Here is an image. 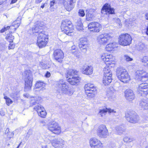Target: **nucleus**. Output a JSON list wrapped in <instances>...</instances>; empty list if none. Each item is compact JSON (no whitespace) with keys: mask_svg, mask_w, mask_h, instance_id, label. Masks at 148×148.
Wrapping results in <instances>:
<instances>
[{"mask_svg":"<svg viewBox=\"0 0 148 148\" xmlns=\"http://www.w3.org/2000/svg\"><path fill=\"white\" fill-rule=\"evenodd\" d=\"M56 87L57 91L60 93H64L71 96L73 92V90L69 89V85L65 81L62 79L57 82Z\"/></svg>","mask_w":148,"mask_h":148,"instance_id":"obj_1","label":"nucleus"},{"mask_svg":"<svg viewBox=\"0 0 148 148\" xmlns=\"http://www.w3.org/2000/svg\"><path fill=\"white\" fill-rule=\"evenodd\" d=\"M116 76L122 82L126 83L130 80V77L126 70L122 67L118 68L116 72Z\"/></svg>","mask_w":148,"mask_h":148,"instance_id":"obj_2","label":"nucleus"},{"mask_svg":"<svg viewBox=\"0 0 148 148\" xmlns=\"http://www.w3.org/2000/svg\"><path fill=\"white\" fill-rule=\"evenodd\" d=\"M24 76L25 81V89L26 91H27L31 89L33 81L32 75L31 71H25Z\"/></svg>","mask_w":148,"mask_h":148,"instance_id":"obj_3","label":"nucleus"},{"mask_svg":"<svg viewBox=\"0 0 148 148\" xmlns=\"http://www.w3.org/2000/svg\"><path fill=\"white\" fill-rule=\"evenodd\" d=\"M113 35L110 33H105L99 36L97 38V42L100 45H106L112 41Z\"/></svg>","mask_w":148,"mask_h":148,"instance_id":"obj_4","label":"nucleus"},{"mask_svg":"<svg viewBox=\"0 0 148 148\" xmlns=\"http://www.w3.org/2000/svg\"><path fill=\"white\" fill-rule=\"evenodd\" d=\"M61 28L62 31L67 35L72 33L73 31L71 22L67 19L62 21Z\"/></svg>","mask_w":148,"mask_h":148,"instance_id":"obj_5","label":"nucleus"},{"mask_svg":"<svg viewBox=\"0 0 148 148\" xmlns=\"http://www.w3.org/2000/svg\"><path fill=\"white\" fill-rule=\"evenodd\" d=\"M84 88L87 99H90L94 97V92L96 90V89L93 84L88 83L85 84Z\"/></svg>","mask_w":148,"mask_h":148,"instance_id":"obj_6","label":"nucleus"},{"mask_svg":"<svg viewBox=\"0 0 148 148\" xmlns=\"http://www.w3.org/2000/svg\"><path fill=\"white\" fill-rule=\"evenodd\" d=\"M132 40L131 37L129 34H123L119 36V43L121 45L127 46L131 44Z\"/></svg>","mask_w":148,"mask_h":148,"instance_id":"obj_7","label":"nucleus"},{"mask_svg":"<svg viewBox=\"0 0 148 148\" xmlns=\"http://www.w3.org/2000/svg\"><path fill=\"white\" fill-rule=\"evenodd\" d=\"M136 79L139 81L145 82L148 80V73L143 70H138L136 72Z\"/></svg>","mask_w":148,"mask_h":148,"instance_id":"obj_8","label":"nucleus"},{"mask_svg":"<svg viewBox=\"0 0 148 148\" xmlns=\"http://www.w3.org/2000/svg\"><path fill=\"white\" fill-rule=\"evenodd\" d=\"M126 119L129 122L132 123H137L139 120V118L134 111H128L125 114Z\"/></svg>","mask_w":148,"mask_h":148,"instance_id":"obj_9","label":"nucleus"},{"mask_svg":"<svg viewBox=\"0 0 148 148\" xmlns=\"http://www.w3.org/2000/svg\"><path fill=\"white\" fill-rule=\"evenodd\" d=\"M48 129L53 133L57 134H60L61 131L60 127L58 123L54 121L50 122Z\"/></svg>","mask_w":148,"mask_h":148,"instance_id":"obj_10","label":"nucleus"},{"mask_svg":"<svg viewBox=\"0 0 148 148\" xmlns=\"http://www.w3.org/2000/svg\"><path fill=\"white\" fill-rule=\"evenodd\" d=\"M100 57L101 59L103 61L109 62L108 64H114L115 58L111 54L106 53H102L100 55Z\"/></svg>","mask_w":148,"mask_h":148,"instance_id":"obj_11","label":"nucleus"},{"mask_svg":"<svg viewBox=\"0 0 148 148\" xmlns=\"http://www.w3.org/2000/svg\"><path fill=\"white\" fill-rule=\"evenodd\" d=\"M98 136L101 138H106L108 135V130L105 125H102L99 126L97 131Z\"/></svg>","mask_w":148,"mask_h":148,"instance_id":"obj_12","label":"nucleus"},{"mask_svg":"<svg viewBox=\"0 0 148 148\" xmlns=\"http://www.w3.org/2000/svg\"><path fill=\"white\" fill-rule=\"evenodd\" d=\"M61 3L64 5L65 8L68 11H70L74 7L75 0H60Z\"/></svg>","mask_w":148,"mask_h":148,"instance_id":"obj_13","label":"nucleus"},{"mask_svg":"<svg viewBox=\"0 0 148 148\" xmlns=\"http://www.w3.org/2000/svg\"><path fill=\"white\" fill-rule=\"evenodd\" d=\"M53 56L55 60L60 63L62 62L64 57L63 52L60 49L55 50L53 52Z\"/></svg>","mask_w":148,"mask_h":148,"instance_id":"obj_14","label":"nucleus"},{"mask_svg":"<svg viewBox=\"0 0 148 148\" xmlns=\"http://www.w3.org/2000/svg\"><path fill=\"white\" fill-rule=\"evenodd\" d=\"M80 42L79 44V46L82 52L85 53L88 47V41L85 38H82L79 40Z\"/></svg>","mask_w":148,"mask_h":148,"instance_id":"obj_15","label":"nucleus"},{"mask_svg":"<svg viewBox=\"0 0 148 148\" xmlns=\"http://www.w3.org/2000/svg\"><path fill=\"white\" fill-rule=\"evenodd\" d=\"M51 144L56 148H63L64 141L61 138H55L52 141Z\"/></svg>","mask_w":148,"mask_h":148,"instance_id":"obj_16","label":"nucleus"},{"mask_svg":"<svg viewBox=\"0 0 148 148\" xmlns=\"http://www.w3.org/2000/svg\"><path fill=\"white\" fill-rule=\"evenodd\" d=\"M101 12L103 14L107 15L113 14L114 13V10L113 8L111 7L110 5L106 3L103 7Z\"/></svg>","mask_w":148,"mask_h":148,"instance_id":"obj_17","label":"nucleus"},{"mask_svg":"<svg viewBox=\"0 0 148 148\" xmlns=\"http://www.w3.org/2000/svg\"><path fill=\"white\" fill-rule=\"evenodd\" d=\"M89 143L91 148H101L102 147V143L96 138H91Z\"/></svg>","mask_w":148,"mask_h":148,"instance_id":"obj_18","label":"nucleus"},{"mask_svg":"<svg viewBox=\"0 0 148 148\" xmlns=\"http://www.w3.org/2000/svg\"><path fill=\"white\" fill-rule=\"evenodd\" d=\"M100 26V24L97 22H91L88 25V28L90 30L95 32H99Z\"/></svg>","mask_w":148,"mask_h":148,"instance_id":"obj_19","label":"nucleus"},{"mask_svg":"<svg viewBox=\"0 0 148 148\" xmlns=\"http://www.w3.org/2000/svg\"><path fill=\"white\" fill-rule=\"evenodd\" d=\"M107 112L109 113H115L116 112L113 109H112L110 108H106L99 109V112L98 113V115L100 117H103L106 114Z\"/></svg>","mask_w":148,"mask_h":148,"instance_id":"obj_20","label":"nucleus"},{"mask_svg":"<svg viewBox=\"0 0 148 148\" xmlns=\"http://www.w3.org/2000/svg\"><path fill=\"white\" fill-rule=\"evenodd\" d=\"M95 10L92 9H87L86 10V19L87 21L93 20L95 18L94 13Z\"/></svg>","mask_w":148,"mask_h":148,"instance_id":"obj_21","label":"nucleus"},{"mask_svg":"<svg viewBox=\"0 0 148 148\" xmlns=\"http://www.w3.org/2000/svg\"><path fill=\"white\" fill-rule=\"evenodd\" d=\"M126 99L129 101H131L135 98V95L133 90L130 89H127L125 92Z\"/></svg>","mask_w":148,"mask_h":148,"instance_id":"obj_22","label":"nucleus"},{"mask_svg":"<svg viewBox=\"0 0 148 148\" xmlns=\"http://www.w3.org/2000/svg\"><path fill=\"white\" fill-rule=\"evenodd\" d=\"M81 80L80 78L78 76H72L68 78L67 81L72 85L78 84Z\"/></svg>","mask_w":148,"mask_h":148,"instance_id":"obj_23","label":"nucleus"},{"mask_svg":"<svg viewBox=\"0 0 148 148\" xmlns=\"http://www.w3.org/2000/svg\"><path fill=\"white\" fill-rule=\"evenodd\" d=\"M82 71L83 73L84 74L87 75H91L93 73V67L91 66H84Z\"/></svg>","mask_w":148,"mask_h":148,"instance_id":"obj_24","label":"nucleus"},{"mask_svg":"<svg viewBox=\"0 0 148 148\" xmlns=\"http://www.w3.org/2000/svg\"><path fill=\"white\" fill-rule=\"evenodd\" d=\"M78 71L74 69H70L65 74V77L66 78L72 76H77Z\"/></svg>","mask_w":148,"mask_h":148,"instance_id":"obj_25","label":"nucleus"},{"mask_svg":"<svg viewBox=\"0 0 148 148\" xmlns=\"http://www.w3.org/2000/svg\"><path fill=\"white\" fill-rule=\"evenodd\" d=\"M140 106L142 109L146 110L148 109V99H143L141 100L140 103Z\"/></svg>","mask_w":148,"mask_h":148,"instance_id":"obj_26","label":"nucleus"},{"mask_svg":"<svg viewBox=\"0 0 148 148\" xmlns=\"http://www.w3.org/2000/svg\"><path fill=\"white\" fill-rule=\"evenodd\" d=\"M136 47L138 50L142 52H144L147 49L146 46L144 44L141 42L136 45Z\"/></svg>","mask_w":148,"mask_h":148,"instance_id":"obj_27","label":"nucleus"},{"mask_svg":"<svg viewBox=\"0 0 148 148\" xmlns=\"http://www.w3.org/2000/svg\"><path fill=\"white\" fill-rule=\"evenodd\" d=\"M32 30L34 33H42V27L38 24L35 25L34 28H32Z\"/></svg>","mask_w":148,"mask_h":148,"instance_id":"obj_28","label":"nucleus"},{"mask_svg":"<svg viewBox=\"0 0 148 148\" xmlns=\"http://www.w3.org/2000/svg\"><path fill=\"white\" fill-rule=\"evenodd\" d=\"M46 40L44 41L40 40V39L39 38L38 40H37V44L40 48H42L45 46L47 44L48 39H46Z\"/></svg>","mask_w":148,"mask_h":148,"instance_id":"obj_29","label":"nucleus"},{"mask_svg":"<svg viewBox=\"0 0 148 148\" xmlns=\"http://www.w3.org/2000/svg\"><path fill=\"white\" fill-rule=\"evenodd\" d=\"M116 43L115 42L109 43L106 46V50L108 51L112 50L114 48L116 47Z\"/></svg>","mask_w":148,"mask_h":148,"instance_id":"obj_30","label":"nucleus"},{"mask_svg":"<svg viewBox=\"0 0 148 148\" xmlns=\"http://www.w3.org/2000/svg\"><path fill=\"white\" fill-rule=\"evenodd\" d=\"M112 76H104L103 78V82L105 85H109L112 81Z\"/></svg>","mask_w":148,"mask_h":148,"instance_id":"obj_31","label":"nucleus"},{"mask_svg":"<svg viewBox=\"0 0 148 148\" xmlns=\"http://www.w3.org/2000/svg\"><path fill=\"white\" fill-rule=\"evenodd\" d=\"M45 84L41 82H38L35 85V87L36 89L40 88V90H44L45 89Z\"/></svg>","mask_w":148,"mask_h":148,"instance_id":"obj_32","label":"nucleus"},{"mask_svg":"<svg viewBox=\"0 0 148 148\" xmlns=\"http://www.w3.org/2000/svg\"><path fill=\"white\" fill-rule=\"evenodd\" d=\"M139 89H144L145 93H148V84L147 83H143L140 84L138 86Z\"/></svg>","mask_w":148,"mask_h":148,"instance_id":"obj_33","label":"nucleus"},{"mask_svg":"<svg viewBox=\"0 0 148 148\" xmlns=\"http://www.w3.org/2000/svg\"><path fill=\"white\" fill-rule=\"evenodd\" d=\"M76 28L79 30H82L83 29V24L80 18H79L75 22Z\"/></svg>","mask_w":148,"mask_h":148,"instance_id":"obj_34","label":"nucleus"},{"mask_svg":"<svg viewBox=\"0 0 148 148\" xmlns=\"http://www.w3.org/2000/svg\"><path fill=\"white\" fill-rule=\"evenodd\" d=\"M103 71L104 76H112V73L108 66H106L103 69Z\"/></svg>","mask_w":148,"mask_h":148,"instance_id":"obj_35","label":"nucleus"},{"mask_svg":"<svg viewBox=\"0 0 148 148\" xmlns=\"http://www.w3.org/2000/svg\"><path fill=\"white\" fill-rule=\"evenodd\" d=\"M20 23L19 22L17 23V21H14L12 23V26H8L6 27H4L6 31L8 30L10 27L11 28H12V27H18L20 25Z\"/></svg>","mask_w":148,"mask_h":148,"instance_id":"obj_36","label":"nucleus"},{"mask_svg":"<svg viewBox=\"0 0 148 148\" xmlns=\"http://www.w3.org/2000/svg\"><path fill=\"white\" fill-rule=\"evenodd\" d=\"M38 99H40V98L38 97H36L34 99H32L30 101V103L32 105H36L39 103V101Z\"/></svg>","mask_w":148,"mask_h":148,"instance_id":"obj_37","label":"nucleus"},{"mask_svg":"<svg viewBox=\"0 0 148 148\" xmlns=\"http://www.w3.org/2000/svg\"><path fill=\"white\" fill-rule=\"evenodd\" d=\"M115 129L116 132L119 134H121L125 131V130L120 126H116L115 128Z\"/></svg>","mask_w":148,"mask_h":148,"instance_id":"obj_38","label":"nucleus"},{"mask_svg":"<svg viewBox=\"0 0 148 148\" xmlns=\"http://www.w3.org/2000/svg\"><path fill=\"white\" fill-rule=\"evenodd\" d=\"M39 38L40 39V40L44 41V40H46V39H48V38L47 37V36L42 33L39 34L37 40H38Z\"/></svg>","mask_w":148,"mask_h":148,"instance_id":"obj_39","label":"nucleus"},{"mask_svg":"<svg viewBox=\"0 0 148 148\" xmlns=\"http://www.w3.org/2000/svg\"><path fill=\"white\" fill-rule=\"evenodd\" d=\"M6 39L10 43H12L13 40L14 39V37L11 34H7L6 37Z\"/></svg>","mask_w":148,"mask_h":148,"instance_id":"obj_40","label":"nucleus"},{"mask_svg":"<svg viewBox=\"0 0 148 148\" xmlns=\"http://www.w3.org/2000/svg\"><path fill=\"white\" fill-rule=\"evenodd\" d=\"M140 89L139 87H138L137 90V92L140 95L142 96H145L148 94V93H145V92H144V91H145L144 89H140Z\"/></svg>","mask_w":148,"mask_h":148,"instance_id":"obj_41","label":"nucleus"},{"mask_svg":"<svg viewBox=\"0 0 148 148\" xmlns=\"http://www.w3.org/2000/svg\"><path fill=\"white\" fill-rule=\"evenodd\" d=\"M142 62L144 64V65L148 66V56H145L141 59Z\"/></svg>","mask_w":148,"mask_h":148,"instance_id":"obj_42","label":"nucleus"},{"mask_svg":"<svg viewBox=\"0 0 148 148\" xmlns=\"http://www.w3.org/2000/svg\"><path fill=\"white\" fill-rule=\"evenodd\" d=\"M34 109L38 113H39V111L41 110H44V108L40 105H38L36 106L34 108Z\"/></svg>","mask_w":148,"mask_h":148,"instance_id":"obj_43","label":"nucleus"},{"mask_svg":"<svg viewBox=\"0 0 148 148\" xmlns=\"http://www.w3.org/2000/svg\"><path fill=\"white\" fill-rule=\"evenodd\" d=\"M10 96L11 97L16 99L19 96V93L17 92H12Z\"/></svg>","mask_w":148,"mask_h":148,"instance_id":"obj_44","label":"nucleus"},{"mask_svg":"<svg viewBox=\"0 0 148 148\" xmlns=\"http://www.w3.org/2000/svg\"><path fill=\"white\" fill-rule=\"evenodd\" d=\"M39 113H38V115L42 117H45L46 115V112L44 110H41L39 111Z\"/></svg>","mask_w":148,"mask_h":148,"instance_id":"obj_45","label":"nucleus"},{"mask_svg":"<svg viewBox=\"0 0 148 148\" xmlns=\"http://www.w3.org/2000/svg\"><path fill=\"white\" fill-rule=\"evenodd\" d=\"M4 99H5L6 104L8 106H9V105L12 104L13 102L12 100H11L10 98L6 96H4Z\"/></svg>","mask_w":148,"mask_h":148,"instance_id":"obj_46","label":"nucleus"},{"mask_svg":"<svg viewBox=\"0 0 148 148\" xmlns=\"http://www.w3.org/2000/svg\"><path fill=\"white\" fill-rule=\"evenodd\" d=\"M123 140L125 142H130L134 140V138L125 137L123 138Z\"/></svg>","mask_w":148,"mask_h":148,"instance_id":"obj_47","label":"nucleus"},{"mask_svg":"<svg viewBox=\"0 0 148 148\" xmlns=\"http://www.w3.org/2000/svg\"><path fill=\"white\" fill-rule=\"evenodd\" d=\"M72 53L77 58H79L80 57V53L78 51H72Z\"/></svg>","mask_w":148,"mask_h":148,"instance_id":"obj_48","label":"nucleus"},{"mask_svg":"<svg viewBox=\"0 0 148 148\" xmlns=\"http://www.w3.org/2000/svg\"><path fill=\"white\" fill-rule=\"evenodd\" d=\"M25 56L27 58L32 57V53L30 52L25 53L24 54Z\"/></svg>","mask_w":148,"mask_h":148,"instance_id":"obj_49","label":"nucleus"},{"mask_svg":"<svg viewBox=\"0 0 148 148\" xmlns=\"http://www.w3.org/2000/svg\"><path fill=\"white\" fill-rule=\"evenodd\" d=\"M78 14L79 16H84L85 15V13L84 10L82 9L79 10L78 12Z\"/></svg>","mask_w":148,"mask_h":148,"instance_id":"obj_50","label":"nucleus"},{"mask_svg":"<svg viewBox=\"0 0 148 148\" xmlns=\"http://www.w3.org/2000/svg\"><path fill=\"white\" fill-rule=\"evenodd\" d=\"M124 58L127 61H132L133 60L132 58H131L129 56L127 55L124 56Z\"/></svg>","mask_w":148,"mask_h":148,"instance_id":"obj_51","label":"nucleus"},{"mask_svg":"<svg viewBox=\"0 0 148 148\" xmlns=\"http://www.w3.org/2000/svg\"><path fill=\"white\" fill-rule=\"evenodd\" d=\"M113 21L118 24L119 25H121L120 20L118 18H114Z\"/></svg>","mask_w":148,"mask_h":148,"instance_id":"obj_52","label":"nucleus"},{"mask_svg":"<svg viewBox=\"0 0 148 148\" xmlns=\"http://www.w3.org/2000/svg\"><path fill=\"white\" fill-rule=\"evenodd\" d=\"M55 3V1L54 0H53L51 1L50 2V8H51V11H53V9H52V7L54 5V4Z\"/></svg>","mask_w":148,"mask_h":148,"instance_id":"obj_53","label":"nucleus"},{"mask_svg":"<svg viewBox=\"0 0 148 148\" xmlns=\"http://www.w3.org/2000/svg\"><path fill=\"white\" fill-rule=\"evenodd\" d=\"M113 92L112 91H108L107 95L108 97H110L113 95Z\"/></svg>","mask_w":148,"mask_h":148,"instance_id":"obj_54","label":"nucleus"},{"mask_svg":"<svg viewBox=\"0 0 148 148\" xmlns=\"http://www.w3.org/2000/svg\"><path fill=\"white\" fill-rule=\"evenodd\" d=\"M15 47V45L13 44H11L10 43V44L9 46V49H13Z\"/></svg>","mask_w":148,"mask_h":148,"instance_id":"obj_55","label":"nucleus"},{"mask_svg":"<svg viewBox=\"0 0 148 148\" xmlns=\"http://www.w3.org/2000/svg\"><path fill=\"white\" fill-rule=\"evenodd\" d=\"M50 76V73L48 71H47L45 75V77H49Z\"/></svg>","mask_w":148,"mask_h":148,"instance_id":"obj_56","label":"nucleus"},{"mask_svg":"<svg viewBox=\"0 0 148 148\" xmlns=\"http://www.w3.org/2000/svg\"><path fill=\"white\" fill-rule=\"evenodd\" d=\"M135 2L136 4L141 3L143 2L142 0H135Z\"/></svg>","mask_w":148,"mask_h":148,"instance_id":"obj_57","label":"nucleus"},{"mask_svg":"<svg viewBox=\"0 0 148 148\" xmlns=\"http://www.w3.org/2000/svg\"><path fill=\"white\" fill-rule=\"evenodd\" d=\"M145 18L147 20H148V12L146 13L145 14Z\"/></svg>","mask_w":148,"mask_h":148,"instance_id":"obj_58","label":"nucleus"},{"mask_svg":"<svg viewBox=\"0 0 148 148\" xmlns=\"http://www.w3.org/2000/svg\"><path fill=\"white\" fill-rule=\"evenodd\" d=\"M18 0H12L10 4H12L15 3Z\"/></svg>","mask_w":148,"mask_h":148,"instance_id":"obj_59","label":"nucleus"},{"mask_svg":"<svg viewBox=\"0 0 148 148\" xmlns=\"http://www.w3.org/2000/svg\"><path fill=\"white\" fill-rule=\"evenodd\" d=\"M5 29L4 27V28H2L0 31V33H2L4 32L5 31Z\"/></svg>","mask_w":148,"mask_h":148,"instance_id":"obj_60","label":"nucleus"},{"mask_svg":"<svg viewBox=\"0 0 148 148\" xmlns=\"http://www.w3.org/2000/svg\"><path fill=\"white\" fill-rule=\"evenodd\" d=\"M41 125L44 126L45 125V123L44 121H41L40 122Z\"/></svg>","mask_w":148,"mask_h":148,"instance_id":"obj_61","label":"nucleus"},{"mask_svg":"<svg viewBox=\"0 0 148 148\" xmlns=\"http://www.w3.org/2000/svg\"><path fill=\"white\" fill-rule=\"evenodd\" d=\"M42 0H36L35 3H38L41 2Z\"/></svg>","mask_w":148,"mask_h":148,"instance_id":"obj_62","label":"nucleus"},{"mask_svg":"<svg viewBox=\"0 0 148 148\" xmlns=\"http://www.w3.org/2000/svg\"><path fill=\"white\" fill-rule=\"evenodd\" d=\"M76 47L75 45H73L71 47V49L73 50H75L76 49Z\"/></svg>","mask_w":148,"mask_h":148,"instance_id":"obj_63","label":"nucleus"},{"mask_svg":"<svg viewBox=\"0 0 148 148\" xmlns=\"http://www.w3.org/2000/svg\"><path fill=\"white\" fill-rule=\"evenodd\" d=\"M9 132V128H7L6 129V130L5 131V134H8Z\"/></svg>","mask_w":148,"mask_h":148,"instance_id":"obj_64","label":"nucleus"}]
</instances>
